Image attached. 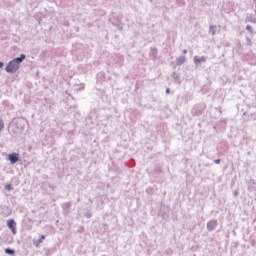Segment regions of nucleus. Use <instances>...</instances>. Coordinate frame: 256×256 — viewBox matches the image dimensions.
Instances as JSON below:
<instances>
[{
  "mask_svg": "<svg viewBox=\"0 0 256 256\" xmlns=\"http://www.w3.org/2000/svg\"><path fill=\"white\" fill-rule=\"evenodd\" d=\"M246 31H249L250 33H253V28L251 27V25L246 26Z\"/></svg>",
  "mask_w": 256,
  "mask_h": 256,
  "instance_id": "9b49d317",
  "label": "nucleus"
},
{
  "mask_svg": "<svg viewBox=\"0 0 256 256\" xmlns=\"http://www.w3.org/2000/svg\"><path fill=\"white\" fill-rule=\"evenodd\" d=\"M5 188L8 190V191H11V189H13V187L11 186V184H7L5 186Z\"/></svg>",
  "mask_w": 256,
  "mask_h": 256,
  "instance_id": "ddd939ff",
  "label": "nucleus"
},
{
  "mask_svg": "<svg viewBox=\"0 0 256 256\" xmlns=\"http://www.w3.org/2000/svg\"><path fill=\"white\" fill-rule=\"evenodd\" d=\"M5 253H7V255H15V250H11L9 248H6Z\"/></svg>",
  "mask_w": 256,
  "mask_h": 256,
  "instance_id": "6e6552de",
  "label": "nucleus"
},
{
  "mask_svg": "<svg viewBox=\"0 0 256 256\" xmlns=\"http://www.w3.org/2000/svg\"><path fill=\"white\" fill-rule=\"evenodd\" d=\"M3 127H5V124H3V120L0 119V131H3Z\"/></svg>",
  "mask_w": 256,
  "mask_h": 256,
  "instance_id": "f8f14e48",
  "label": "nucleus"
},
{
  "mask_svg": "<svg viewBox=\"0 0 256 256\" xmlns=\"http://www.w3.org/2000/svg\"><path fill=\"white\" fill-rule=\"evenodd\" d=\"M0 67H3V62H0Z\"/></svg>",
  "mask_w": 256,
  "mask_h": 256,
  "instance_id": "a211bd4d",
  "label": "nucleus"
},
{
  "mask_svg": "<svg viewBox=\"0 0 256 256\" xmlns=\"http://www.w3.org/2000/svg\"><path fill=\"white\" fill-rule=\"evenodd\" d=\"M183 63H185V56L176 58V65H183Z\"/></svg>",
  "mask_w": 256,
  "mask_h": 256,
  "instance_id": "423d86ee",
  "label": "nucleus"
},
{
  "mask_svg": "<svg viewBox=\"0 0 256 256\" xmlns=\"http://www.w3.org/2000/svg\"><path fill=\"white\" fill-rule=\"evenodd\" d=\"M7 226L12 231L13 235H17V228L15 227V220L14 219H9L7 221Z\"/></svg>",
  "mask_w": 256,
  "mask_h": 256,
  "instance_id": "7ed1b4c3",
  "label": "nucleus"
},
{
  "mask_svg": "<svg viewBox=\"0 0 256 256\" xmlns=\"http://www.w3.org/2000/svg\"><path fill=\"white\" fill-rule=\"evenodd\" d=\"M233 195H234V197H238L239 196V190H234Z\"/></svg>",
  "mask_w": 256,
  "mask_h": 256,
  "instance_id": "4468645a",
  "label": "nucleus"
},
{
  "mask_svg": "<svg viewBox=\"0 0 256 256\" xmlns=\"http://www.w3.org/2000/svg\"><path fill=\"white\" fill-rule=\"evenodd\" d=\"M183 54H184V55H187V49H184V50H183Z\"/></svg>",
  "mask_w": 256,
  "mask_h": 256,
  "instance_id": "f3484780",
  "label": "nucleus"
},
{
  "mask_svg": "<svg viewBox=\"0 0 256 256\" xmlns=\"http://www.w3.org/2000/svg\"><path fill=\"white\" fill-rule=\"evenodd\" d=\"M42 241H45V236H44V235H41L40 238H39V240L36 241V242H34V245H35L36 247H39V245H41V242H42Z\"/></svg>",
  "mask_w": 256,
  "mask_h": 256,
  "instance_id": "0eeeda50",
  "label": "nucleus"
},
{
  "mask_svg": "<svg viewBox=\"0 0 256 256\" xmlns=\"http://www.w3.org/2000/svg\"><path fill=\"white\" fill-rule=\"evenodd\" d=\"M25 59V54H22L20 58H15L6 66L7 73H15L17 69H19V63H21Z\"/></svg>",
  "mask_w": 256,
  "mask_h": 256,
  "instance_id": "f257e3e1",
  "label": "nucleus"
},
{
  "mask_svg": "<svg viewBox=\"0 0 256 256\" xmlns=\"http://www.w3.org/2000/svg\"><path fill=\"white\" fill-rule=\"evenodd\" d=\"M8 159L12 165H15V163L19 161V154L18 153L9 154Z\"/></svg>",
  "mask_w": 256,
  "mask_h": 256,
  "instance_id": "39448f33",
  "label": "nucleus"
},
{
  "mask_svg": "<svg viewBox=\"0 0 256 256\" xmlns=\"http://www.w3.org/2000/svg\"><path fill=\"white\" fill-rule=\"evenodd\" d=\"M253 183H255V180H252Z\"/></svg>",
  "mask_w": 256,
  "mask_h": 256,
  "instance_id": "6ab92c4d",
  "label": "nucleus"
},
{
  "mask_svg": "<svg viewBox=\"0 0 256 256\" xmlns=\"http://www.w3.org/2000/svg\"><path fill=\"white\" fill-rule=\"evenodd\" d=\"M193 61L196 65H201V63H207V56H194Z\"/></svg>",
  "mask_w": 256,
  "mask_h": 256,
  "instance_id": "20e7f679",
  "label": "nucleus"
},
{
  "mask_svg": "<svg viewBox=\"0 0 256 256\" xmlns=\"http://www.w3.org/2000/svg\"><path fill=\"white\" fill-rule=\"evenodd\" d=\"M172 77L174 80L179 81V74H177L176 72L173 73Z\"/></svg>",
  "mask_w": 256,
  "mask_h": 256,
  "instance_id": "9d476101",
  "label": "nucleus"
},
{
  "mask_svg": "<svg viewBox=\"0 0 256 256\" xmlns=\"http://www.w3.org/2000/svg\"><path fill=\"white\" fill-rule=\"evenodd\" d=\"M171 93V90L169 88L166 89V95H169Z\"/></svg>",
  "mask_w": 256,
  "mask_h": 256,
  "instance_id": "dca6fc26",
  "label": "nucleus"
},
{
  "mask_svg": "<svg viewBox=\"0 0 256 256\" xmlns=\"http://www.w3.org/2000/svg\"><path fill=\"white\" fill-rule=\"evenodd\" d=\"M215 29H216V26H210L209 27V32L212 33V35H215Z\"/></svg>",
  "mask_w": 256,
  "mask_h": 256,
  "instance_id": "1a4fd4ad",
  "label": "nucleus"
},
{
  "mask_svg": "<svg viewBox=\"0 0 256 256\" xmlns=\"http://www.w3.org/2000/svg\"><path fill=\"white\" fill-rule=\"evenodd\" d=\"M207 231H215V229H217V220L216 219H212L210 220L207 225Z\"/></svg>",
  "mask_w": 256,
  "mask_h": 256,
  "instance_id": "f03ea898",
  "label": "nucleus"
},
{
  "mask_svg": "<svg viewBox=\"0 0 256 256\" xmlns=\"http://www.w3.org/2000/svg\"><path fill=\"white\" fill-rule=\"evenodd\" d=\"M214 163H216V165H219V163H221V159H215Z\"/></svg>",
  "mask_w": 256,
  "mask_h": 256,
  "instance_id": "2eb2a0df",
  "label": "nucleus"
}]
</instances>
